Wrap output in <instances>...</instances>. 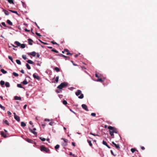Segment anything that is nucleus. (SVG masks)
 <instances>
[{
    "label": "nucleus",
    "mask_w": 157,
    "mask_h": 157,
    "mask_svg": "<svg viewBox=\"0 0 157 157\" xmlns=\"http://www.w3.org/2000/svg\"><path fill=\"white\" fill-rule=\"evenodd\" d=\"M51 51H52V52H55L56 53H58L59 52H58L56 50V49H52Z\"/></svg>",
    "instance_id": "ea45409f"
},
{
    "label": "nucleus",
    "mask_w": 157,
    "mask_h": 157,
    "mask_svg": "<svg viewBox=\"0 0 157 157\" xmlns=\"http://www.w3.org/2000/svg\"><path fill=\"white\" fill-rule=\"evenodd\" d=\"M24 30H25V31L26 32H29L30 31L29 30H28L26 28Z\"/></svg>",
    "instance_id": "4d7b16f0"
},
{
    "label": "nucleus",
    "mask_w": 157,
    "mask_h": 157,
    "mask_svg": "<svg viewBox=\"0 0 157 157\" xmlns=\"http://www.w3.org/2000/svg\"><path fill=\"white\" fill-rule=\"evenodd\" d=\"M36 53L35 52H33L28 54L29 55H32L33 56H35L36 55Z\"/></svg>",
    "instance_id": "6e6552de"
},
{
    "label": "nucleus",
    "mask_w": 157,
    "mask_h": 157,
    "mask_svg": "<svg viewBox=\"0 0 157 157\" xmlns=\"http://www.w3.org/2000/svg\"><path fill=\"white\" fill-rule=\"evenodd\" d=\"M67 82H62L60 85L58 86L57 88L60 90L62 89L63 88L67 87Z\"/></svg>",
    "instance_id": "f03ea898"
},
{
    "label": "nucleus",
    "mask_w": 157,
    "mask_h": 157,
    "mask_svg": "<svg viewBox=\"0 0 157 157\" xmlns=\"http://www.w3.org/2000/svg\"><path fill=\"white\" fill-rule=\"evenodd\" d=\"M2 25H3L5 27H6V25L5 24V23L4 22H2Z\"/></svg>",
    "instance_id": "3c124183"
},
{
    "label": "nucleus",
    "mask_w": 157,
    "mask_h": 157,
    "mask_svg": "<svg viewBox=\"0 0 157 157\" xmlns=\"http://www.w3.org/2000/svg\"><path fill=\"white\" fill-rule=\"evenodd\" d=\"M29 129L30 132L33 133L34 135L37 136V133L36 132L33 131V130L30 128H29Z\"/></svg>",
    "instance_id": "9d476101"
},
{
    "label": "nucleus",
    "mask_w": 157,
    "mask_h": 157,
    "mask_svg": "<svg viewBox=\"0 0 157 157\" xmlns=\"http://www.w3.org/2000/svg\"><path fill=\"white\" fill-rule=\"evenodd\" d=\"M17 86L19 88H22L23 87L21 84H17Z\"/></svg>",
    "instance_id": "c03bdc74"
},
{
    "label": "nucleus",
    "mask_w": 157,
    "mask_h": 157,
    "mask_svg": "<svg viewBox=\"0 0 157 157\" xmlns=\"http://www.w3.org/2000/svg\"><path fill=\"white\" fill-rule=\"evenodd\" d=\"M15 43L18 46H19L21 45V44L18 41H15Z\"/></svg>",
    "instance_id": "aec40b11"
},
{
    "label": "nucleus",
    "mask_w": 157,
    "mask_h": 157,
    "mask_svg": "<svg viewBox=\"0 0 157 157\" xmlns=\"http://www.w3.org/2000/svg\"><path fill=\"white\" fill-rule=\"evenodd\" d=\"M21 126L22 127H25L26 126V124L23 122H21Z\"/></svg>",
    "instance_id": "a878e982"
},
{
    "label": "nucleus",
    "mask_w": 157,
    "mask_h": 157,
    "mask_svg": "<svg viewBox=\"0 0 157 157\" xmlns=\"http://www.w3.org/2000/svg\"><path fill=\"white\" fill-rule=\"evenodd\" d=\"M13 75L15 77H17L18 76V74L15 72H13Z\"/></svg>",
    "instance_id": "c756f323"
},
{
    "label": "nucleus",
    "mask_w": 157,
    "mask_h": 157,
    "mask_svg": "<svg viewBox=\"0 0 157 157\" xmlns=\"http://www.w3.org/2000/svg\"><path fill=\"white\" fill-rule=\"evenodd\" d=\"M5 84V82L3 81H1L0 82V84L1 86Z\"/></svg>",
    "instance_id": "7c9ffc66"
},
{
    "label": "nucleus",
    "mask_w": 157,
    "mask_h": 157,
    "mask_svg": "<svg viewBox=\"0 0 157 157\" xmlns=\"http://www.w3.org/2000/svg\"><path fill=\"white\" fill-rule=\"evenodd\" d=\"M36 34L38 36H41L39 33H38L37 32H36Z\"/></svg>",
    "instance_id": "13d9d810"
},
{
    "label": "nucleus",
    "mask_w": 157,
    "mask_h": 157,
    "mask_svg": "<svg viewBox=\"0 0 157 157\" xmlns=\"http://www.w3.org/2000/svg\"><path fill=\"white\" fill-rule=\"evenodd\" d=\"M4 11V13L6 15H8L9 14V13L8 11H7L6 10H5Z\"/></svg>",
    "instance_id": "cd10ccee"
},
{
    "label": "nucleus",
    "mask_w": 157,
    "mask_h": 157,
    "mask_svg": "<svg viewBox=\"0 0 157 157\" xmlns=\"http://www.w3.org/2000/svg\"><path fill=\"white\" fill-rule=\"evenodd\" d=\"M27 62L28 63H29V64H33L34 63V62L32 61L31 60H28L27 61Z\"/></svg>",
    "instance_id": "412c9836"
},
{
    "label": "nucleus",
    "mask_w": 157,
    "mask_h": 157,
    "mask_svg": "<svg viewBox=\"0 0 157 157\" xmlns=\"http://www.w3.org/2000/svg\"><path fill=\"white\" fill-rule=\"evenodd\" d=\"M90 134H91V135H93L94 136H98V135H95V134H94L92 133L91 132H90Z\"/></svg>",
    "instance_id": "0e129e2a"
},
{
    "label": "nucleus",
    "mask_w": 157,
    "mask_h": 157,
    "mask_svg": "<svg viewBox=\"0 0 157 157\" xmlns=\"http://www.w3.org/2000/svg\"><path fill=\"white\" fill-rule=\"evenodd\" d=\"M64 51H65V52H66L67 53H69V51L68 49H64Z\"/></svg>",
    "instance_id": "5fc2aeb1"
},
{
    "label": "nucleus",
    "mask_w": 157,
    "mask_h": 157,
    "mask_svg": "<svg viewBox=\"0 0 157 157\" xmlns=\"http://www.w3.org/2000/svg\"><path fill=\"white\" fill-rule=\"evenodd\" d=\"M92 116L95 117L96 116V114L95 113H92L91 114Z\"/></svg>",
    "instance_id": "603ef678"
},
{
    "label": "nucleus",
    "mask_w": 157,
    "mask_h": 157,
    "mask_svg": "<svg viewBox=\"0 0 157 157\" xmlns=\"http://www.w3.org/2000/svg\"><path fill=\"white\" fill-rule=\"evenodd\" d=\"M13 114L14 115V119L16 120L17 121H20V117L17 115L15 113H13Z\"/></svg>",
    "instance_id": "20e7f679"
},
{
    "label": "nucleus",
    "mask_w": 157,
    "mask_h": 157,
    "mask_svg": "<svg viewBox=\"0 0 157 157\" xmlns=\"http://www.w3.org/2000/svg\"><path fill=\"white\" fill-rule=\"evenodd\" d=\"M0 71L4 74H6L7 73V71H5L3 69H1Z\"/></svg>",
    "instance_id": "a211bd4d"
},
{
    "label": "nucleus",
    "mask_w": 157,
    "mask_h": 157,
    "mask_svg": "<svg viewBox=\"0 0 157 157\" xmlns=\"http://www.w3.org/2000/svg\"><path fill=\"white\" fill-rule=\"evenodd\" d=\"M21 72L22 73V74H24V71L22 69L21 71Z\"/></svg>",
    "instance_id": "774afa93"
},
{
    "label": "nucleus",
    "mask_w": 157,
    "mask_h": 157,
    "mask_svg": "<svg viewBox=\"0 0 157 157\" xmlns=\"http://www.w3.org/2000/svg\"><path fill=\"white\" fill-rule=\"evenodd\" d=\"M109 132L110 135L112 136L114 135V132L113 129H112V130H109Z\"/></svg>",
    "instance_id": "9b49d317"
},
{
    "label": "nucleus",
    "mask_w": 157,
    "mask_h": 157,
    "mask_svg": "<svg viewBox=\"0 0 157 157\" xmlns=\"http://www.w3.org/2000/svg\"><path fill=\"white\" fill-rule=\"evenodd\" d=\"M14 99L15 100H21V97L15 96L14 97Z\"/></svg>",
    "instance_id": "4468645a"
},
{
    "label": "nucleus",
    "mask_w": 157,
    "mask_h": 157,
    "mask_svg": "<svg viewBox=\"0 0 157 157\" xmlns=\"http://www.w3.org/2000/svg\"><path fill=\"white\" fill-rule=\"evenodd\" d=\"M39 41L41 42V43H42L44 44L45 45H47L48 44V43H46V42H42L39 39Z\"/></svg>",
    "instance_id": "49530a36"
},
{
    "label": "nucleus",
    "mask_w": 157,
    "mask_h": 157,
    "mask_svg": "<svg viewBox=\"0 0 157 157\" xmlns=\"http://www.w3.org/2000/svg\"><path fill=\"white\" fill-rule=\"evenodd\" d=\"M28 43H29V45H32L33 44V41L31 39H29L28 40Z\"/></svg>",
    "instance_id": "2eb2a0df"
},
{
    "label": "nucleus",
    "mask_w": 157,
    "mask_h": 157,
    "mask_svg": "<svg viewBox=\"0 0 157 157\" xmlns=\"http://www.w3.org/2000/svg\"><path fill=\"white\" fill-rule=\"evenodd\" d=\"M51 42V43H52L53 44H57V45H59V44H58L57 43L54 42V41H52Z\"/></svg>",
    "instance_id": "de8ad7c7"
},
{
    "label": "nucleus",
    "mask_w": 157,
    "mask_h": 157,
    "mask_svg": "<svg viewBox=\"0 0 157 157\" xmlns=\"http://www.w3.org/2000/svg\"><path fill=\"white\" fill-rule=\"evenodd\" d=\"M7 23L10 25H13L12 23L9 20H7Z\"/></svg>",
    "instance_id": "dca6fc26"
},
{
    "label": "nucleus",
    "mask_w": 157,
    "mask_h": 157,
    "mask_svg": "<svg viewBox=\"0 0 157 157\" xmlns=\"http://www.w3.org/2000/svg\"><path fill=\"white\" fill-rule=\"evenodd\" d=\"M10 11L12 12V13H15L17 14H18L17 12V11H13L12 10H10Z\"/></svg>",
    "instance_id": "f704fd0d"
},
{
    "label": "nucleus",
    "mask_w": 157,
    "mask_h": 157,
    "mask_svg": "<svg viewBox=\"0 0 157 157\" xmlns=\"http://www.w3.org/2000/svg\"><path fill=\"white\" fill-rule=\"evenodd\" d=\"M21 48H24L25 47V45L24 44H21Z\"/></svg>",
    "instance_id": "58836bf2"
},
{
    "label": "nucleus",
    "mask_w": 157,
    "mask_h": 157,
    "mask_svg": "<svg viewBox=\"0 0 157 157\" xmlns=\"http://www.w3.org/2000/svg\"><path fill=\"white\" fill-rule=\"evenodd\" d=\"M0 108H1L3 110H5V107L2 106L1 104H0Z\"/></svg>",
    "instance_id": "72a5a7b5"
},
{
    "label": "nucleus",
    "mask_w": 157,
    "mask_h": 157,
    "mask_svg": "<svg viewBox=\"0 0 157 157\" xmlns=\"http://www.w3.org/2000/svg\"><path fill=\"white\" fill-rule=\"evenodd\" d=\"M26 66L27 67V68H28V69L30 70L31 69V67L30 66V65L28 63H26Z\"/></svg>",
    "instance_id": "c85d7f7f"
},
{
    "label": "nucleus",
    "mask_w": 157,
    "mask_h": 157,
    "mask_svg": "<svg viewBox=\"0 0 157 157\" xmlns=\"http://www.w3.org/2000/svg\"><path fill=\"white\" fill-rule=\"evenodd\" d=\"M63 145L64 146H66L67 145V143H64L63 144Z\"/></svg>",
    "instance_id": "338daca9"
},
{
    "label": "nucleus",
    "mask_w": 157,
    "mask_h": 157,
    "mask_svg": "<svg viewBox=\"0 0 157 157\" xmlns=\"http://www.w3.org/2000/svg\"><path fill=\"white\" fill-rule=\"evenodd\" d=\"M7 113L8 115H10L11 114V113L9 111H7Z\"/></svg>",
    "instance_id": "6e6d98bb"
},
{
    "label": "nucleus",
    "mask_w": 157,
    "mask_h": 157,
    "mask_svg": "<svg viewBox=\"0 0 157 157\" xmlns=\"http://www.w3.org/2000/svg\"><path fill=\"white\" fill-rule=\"evenodd\" d=\"M81 68L83 70L86 69V68L84 66H82Z\"/></svg>",
    "instance_id": "e2e57ef3"
},
{
    "label": "nucleus",
    "mask_w": 157,
    "mask_h": 157,
    "mask_svg": "<svg viewBox=\"0 0 157 157\" xmlns=\"http://www.w3.org/2000/svg\"><path fill=\"white\" fill-rule=\"evenodd\" d=\"M61 139L63 140V141H64V143H67L68 140H67V139H64L63 138H62Z\"/></svg>",
    "instance_id": "79ce46f5"
},
{
    "label": "nucleus",
    "mask_w": 157,
    "mask_h": 157,
    "mask_svg": "<svg viewBox=\"0 0 157 157\" xmlns=\"http://www.w3.org/2000/svg\"><path fill=\"white\" fill-rule=\"evenodd\" d=\"M56 55L57 56H60V57H62L63 54H57Z\"/></svg>",
    "instance_id": "052dcab7"
},
{
    "label": "nucleus",
    "mask_w": 157,
    "mask_h": 157,
    "mask_svg": "<svg viewBox=\"0 0 157 157\" xmlns=\"http://www.w3.org/2000/svg\"><path fill=\"white\" fill-rule=\"evenodd\" d=\"M8 58L11 60V61L12 62H13V58L12 57L10 56H8Z\"/></svg>",
    "instance_id": "4c0bfd02"
},
{
    "label": "nucleus",
    "mask_w": 157,
    "mask_h": 157,
    "mask_svg": "<svg viewBox=\"0 0 157 157\" xmlns=\"http://www.w3.org/2000/svg\"><path fill=\"white\" fill-rule=\"evenodd\" d=\"M108 128L109 130H112V129H113L114 133H117V129L111 126H109L108 127Z\"/></svg>",
    "instance_id": "7ed1b4c3"
},
{
    "label": "nucleus",
    "mask_w": 157,
    "mask_h": 157,
    "mask_svg": "<svg viewBox=\"0 0 157 157\" xmlns=\"http://www.w3.org/2000/svg\"><path fill=\"white\" fill-rule=\"evenodd\" d=\"M102 144L104 145L107 146L109 148H110V147L108 145L107 143L105 141L103 140L102 142Z\"/></svg>",
    "instance_id": "f8f14e48"
},
{
    "label": "nucleus",
    "mask_w": 157,
    "mask_h": 157,
    "mask_svg": "<svg viewBox=\"0 0 157 157\" xmlns=\"http://www.w3.org/2000/svg\"><path fill=\"white\" fill-rule=\"evenodd\" d=\"M8 2L10 4H14V2L13 0H8Z\"/></svg>",
    "instance_id": "473e14b6"
},
{
    "label": "nucleus",
    "mask_w": 157,
    "mask_h": 157,
    "mask_svg": "<svg viewBox=\"0 0 157 157\" xmlns=\"http://www.w3.org/2000/svg\"><path fill=\"white\" fill-rule=\"evenodd\" d=\"M87 142L89 143V145L90 146H92V144L91 141L89 140H87Z\"/></svg>",
    "instance_id": "e433bc0d"
},
{
    "label": "nucleus",
    "mask_w": 157,
    "mask_h": 157,
    "mask_svg": "<svg viewBox=\"0 0 157 157\" xmlns=\"http://www.w3.org/2000/svg\"><path fill=\"white\" fill-rule=\"evenodd\" d=\"M82 107L83 109H84L85 110L88 111V110L87 108V105L85 104H82Z\"/></svg>",
    "instance_id": "423d86ee"
},
{
    "label": "nucleus",
    "mask_w": 157,
    "mask_h": 157,
    "mask_svg": "<svg viewBox=\"0 0 157 157\" xmlns=\"http://www.w3.org/2000/svg\"><path fill=\"white\" fill-rule=\"evenodd\" d=\"M22 57L25 60L26 59H27L25 55H22Z\"/></svg>",
    "instance_id": "8fccbe9b"
},
{
    "label": "nucleus",
    "mask_w": 157,
    "mask_h": 157,
    "mask_svg": "<svg viewBox=\"0 0 157 157\" xmlns=\"http://www.w3.org/2000/svg\"><path fill=\"white\" fill-rule=\"evenodd\" d=\"M98 81L101 82H103V80L101 78H98Z\"/></svg>",
    "instance_id": "09e8293b"
},
{
    "label": "nucleus",
    "mask_w": 157,
    "mask_h": 157,
    "mask_svg": "<svg viewBox=\"0 0 157 157\" xmlns=\"http://www.w3.org/2000/svg\"><path fill=\"white\" fill-rule=\"evenodd\" d=\"M39 138L40 140H41L43 141H44L45 140V139L44 138H42V137H40Z\"/></svg>",
    "instance_id": "37998d69"
},
{
    "label": "nucleus",
    "mask_w": 157,
    "mask_h": 157,
    "mask_svg": "<svg viewBox=\"0 0 157 157\" xmlns=\"http://www.w3.org/2000/svg\"><path fill=\"white\" fill-rule=\"evenodd\" d=\"M84 97V95L83 94H81L79 96H78V98L79 99H82Z\"/></svg>",
    "instance_id": "bb28decb"
},
{
    "label": "nucleus",
    "mask_w": 157,
    "mask_h": 157,
    "mask_svg": "<svg viewBox=\"0 0 157 157\" xmlns=\"http://www.w3.org/2000/svg\"><path fill=\"white\" fill-rule=\"evenodd\" d=\"M110 151H111V153L113 155V156H116V155H115L114 154L113 152V151L112 150H111Z\"/></svg>",
    "instance_id": "bf43d9fd"
},
{
    "label": "nucleus",
    "mask_w": 157,
    "mask_h": 157,
    "mask_svg": "<svg viewBox=\"0 0 157 157\" xmlns=\"http://www.w3.org/2000/svg\"><path fill=\"white\" fill-rule=\"evenodd\" d=\"M59 147V145L58 144L56 145L55 147V148L56 149H57Z\"/></svg>",
    "instance_id": "a19ab883"
},
{
    "label": "nucleus",
    "mask_w": 157,
    "mask_h": 157,
    "mask_svg": "<svg viewBox=\"0 0 157 157\" xmlns=\"http://www.w3.org/2000/svg\"><path fill=\"white\" fill-rule=\"evenodd\" d=\"M3 122L4 123L8 125H9V123L7 120H3Z\"/></svg>",
    "instance_id": "4be33fe9"
},
{
    "label": "nucleus",
    "mask_w": 157,
    "mask_h": 157,
    "mask_svg": "<svg viewBox=\"0 0 157 157\" xmlns=\"http://www.w3.org/2000/svg\"><path fill=\"white\" fill-rule=\"evenodd\" d=\"M5 86L7 87H9L10 86V85L9 82H6L5 83Z\"/></svg>",
    "instance_id": "5701e85b"
},
{
    "label": "nucleus",
    "mask_w": 157,
    "mask_h": 157,
    "mask_svg": "<svg viewBox=\"0 0 157 157\" xmlns=\"http://www.w3.org/2000/svg\"><path fill=\"white\" fill-rule=\"evenodd\" d=\"M1 134L4 137H6V135L5 134V133L3 132H1Z\"/></svg>",
    "instance_id": "f3484780"
},
{
    "label": "nucleus",
    "mask_w": 157,
    "mask_h": 157,
    "mask_svg": "<svg viewBox=\"0 0 157 157\" xmlns=\"http://www.w3.org/2000/svg\"><path fill=\"white\" fill-rule=\"evenodd\" d=\"M131 151L133 153L135 151H138L137 150H136L135 148H131Z\"/></svg>",
    "instance_id": "6ab92c4d"
},
{
    "label": "nucleus",
    "mask_w": 157,
    "mask_h": 157,
    "mask_svg": "<svg viewBox=\"0 0 157 157\" xmlns=\"http://www.w3.org/2000/svg\"><path fill=\"white\" fill-rule=\"evenodd\" d=\"M59 76H57L56 78L55 79V82L57 83L59 81Z\"/></svg>",
    "instance_id": "c9c22d12"
},
{
    "label": "nucleus",
    "mask_w": 157,
    "mask_h": 157,
    "mask_svg": "<svg viewBox=\"0 0 157 157\" xmlns=\"http://www.w3.org/2000/svg\"><path fill=\"white\" fill-rule=\"evenodd\" d=\"M22 83L25 85H26L28 84V82L25 79L22 82Z\"/></svg>",
    "instance_id": "b1692460"
},
{
    "label": "nucleus",
    "mask_w": 157,
    "mask_h": 157,
    "mask_svg": "<svg viewBox=\"0 0 157 157\" xmlns=\"http://www.w3.org/2000/svg\"><path fill=\"white\" fill-rule=\"evenodd\" d=\"M54 70L57 72H58L60 71L58 67H55L54 68Z\"/></svg>",
    "instance_id": "393cba45"
},
{
    "label": "nucleus",
    "mask_w": 157,
    "mask_h": 157,
    "mask_svg": "<svg viewBox=\"0 0 157 157\" xmlns=\"http://www.w3.org/2000/svg\"><path fill=\"white\" fill-rule=\"evenodd\" d=\"M112 144L115 146L116 147L117 149H120V147L119 144H116L114 142H112Z\"/></svg>",
    "instance_id": "0eeeda50"
},
{
    "label": "nucleus",
    "mask_w": 157,
    "mask_h": 157,
    "mask_svg": "<svg viewBox=\"0 0 157 157\" xmlns=\"http://www.w3.org/2000/svg\"><path fill=\"white\" fill-rule=\"evenodd\" d=\"M40 150L42 151L45 152L46 153H49L50 150L49 149L44 146L43 145L41 146L40 147Z\"/></svg>",
    "instance_id": "f257e3e1"
},
{
    "label": "nucleus",
    "mask_w": 157,
    "mask_h": 157,
    "mask_svg": "<svg viewBox=\"0 0 157 157\" xmlns=\"http://www.w3.org/2000/svg\"><path fill=\"white\" fill-rule=\"evenodd\" d=\"M63 103L64 105H66L67 104V102L66 100H63Z\"/></svg>",
    "instance_id": "a18cd8bd"
},
{
    "label": "nucleus",
    "mask_w": 157,
    "mask_h": 157,
    "mask_svg": "<svg viewBox=\"0 0 157 157\" xmlns=\"http://www.w3.org/2000/svg\"><path fill=\"white\" fill-rule=\"evenodd\" d=\"M70 155H72L73 157H75V155L74 154H73L71 152H70Z\"/></svg>",
    "instance_id": "864d4df0"
},
{
    "label": "nucleus",
    "mask_w": 157,
    "mask_h": 157,
    "mask_svg": "<svg viewBox=\"0 0 157 157\" xmlns=\"http://www.w3.org/2000/svg\"><path fill=\"white\" fill-rule=\"evenodd\" d=\"M33 76L35 78H36L38 80L40 79V77L37 74H34L33 75Z\"/></svg>",
    "instance_id": "39448f33"
},
{
    "label": "nucleus",
    "mask_w": 157,
    "mask_h": 157,
    "mask_svg": "<svg viewBox=\"0 0 157 157\" xmlns=\"http://www.w3.org/2000/svg\"><path fill=\"white\" fill-rule=\"evenodd\" d=\"M16 62L19 65L21 64V62L20 60H19V59H17L16 60Z\"/></svg>",
    "instance_id": "2f4dec72"
},
{
    "label": "nucleus",
    "mask_w": 157,
    "mask_h": 157,
    "mask_svg": "<svg viewBox=\"0 0 157 157\" xmlns=\"http://www.w3.org/2000/svg\"><path fill=\"white\" fill-rule=\"evenodd\" d=\"M25 140L28 142L30 143H32L33 142V141L32 140L30 139H29V138H26Z\"/></svg>",
    "instance_id": "ddd939ff"
},
{
    "label": "nucleus",
    "mask_w": 157,
    "mask_h": 157,
    "mask_svg": "<svg viewBox=\"0 0 157 157\" xmlns=\"http://www.w3.org/2000/svg\"><path fill=\"white\" fill-rule=\"evenodd\" d=\"M81 93V91L80 90H78L75 92V94L76 96H78Z\"/></svg>",
    "instance_id": "1a4fd4ad"
},
{
    "label": "nucleus",
    "mask_w": 157,
    "mask_h": 157,
    "mask_svg": "<svg viewBox=\"0 0 157 157\" xmlns=\"http://www.w3.org/2000/svg\"><path fill=\"white\" fill-rule=\"evenodd\" d=\"M54 123L52 122H51L49 123V124L50 125H52Z\"/></svg>",
    "instance_id": "680f3d73"
},
{
    "label": "nucleus",
    "mask_w": 157,
    "mask_h": 157,
    "mask_svg": "<svg viewBox=\"0 0 157 157\" xmlns=\"http://www.w3.org/2000/svg\"><path fill=\"white\" fill-rule=\"evenodd\" d=\"M67 55H70L71 56H72V53H67L66 54Z\"/></svg>",
    "instance_id": "69168bd1"
}]
</instances>
